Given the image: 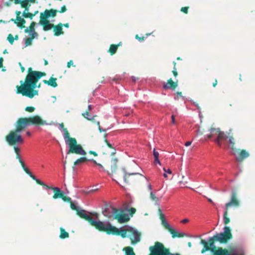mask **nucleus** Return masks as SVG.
Returning <instances> with one entry per match:
<instances>
[{
    "label": "nucleus",
    "instance_id": "1",
    "mask_svg": "<svg viewBox=\"0 0 255 255\" xmlns=\"http://www.w3.org/2000/svg\"><path fill=\"white\" fill-rule=\"evenodd\" d=\"M47 125V122L42 119L38 115L28 118H19L15 123V129L10 130L5 136V139L9 145L13 146L16 154H18L20 152V148L16 145L22 144L24 142L21 132L30 125L40 126Z\"/></svg>",
    "mask_w": 255,
    "mask_h": 255
},
{
    "label": "nucleus",
    "instance_id": "2",
    "mask_svg": "<svg viewBox=\"0 0 255 255\" xmlns=\"http://www.w3.org/2000/svg\"><path fill=\"white\" fill-rule=\"evenodd\" d=\"M45 75V72L33 71L31 67H29L24 82L21 81V86H16V93L21 94L22 96L29 98H32L35 96L38 95V91L35 89L37 87L40 88V84L37 86V82L41 77Z\"/></svg>",
    "mask_w": 255,
    "mask_h": 255
},
{
    "label": "nucleus",
    "instance_id": "3",
    "mask_svg": "<svg viewBox=\"0 0 255 255\" xmlns=\"http://www.w3.org/2000/svg\"><path fill=\"white\" fill-rule=\"evenodd\" d=\"M118 159L117 158H112L110 162L106 163L105 167L108 174L112 175L115 174L117 177H124V181L128 184L135 182L140 178L143 177V175L139 173H127L125 169H122L121 171L123 172L122 175H120L119 172H117Z\"/></svg>",
    "mask_w": 255,
    "mask_h": 255
},
{
    "label": "nucleus",
    "instance_id": "4",
    "mask_svg": "<svg viewBox=\"0 0 255 255\" xmlns=\"http://www.w3.org/2000/svg\"><path fill=\"white\" fill-rule=\"evenodd\" d=\"M95 228L99 231L106 232L108 235L121 236L123 238L128 237L129 234V228L119 229L109 223L106 224L101 221H98Z\"/></svg>",
    "mask_w": 255,
    "mask_h": 255
},
{
    "label": "nucleus",
    "instance_id": "5",
    "mask_svg": "<svg viewBox=\"0 0 255 255\" xmlns=\"http://www.w3.org/2000/svg\"><path fill=\"white\" fill-rule=\"evenodd\" d=\"M63 131L64 132V137L65 139H67L66 142L69 147L67 154L75 153L81 155H86L87 152L80 144H77L76 138L70 136V134L67 129L63 128Z\"/></svg>",
    "mask_w": 255,
    "mask_h": 255
},
{
    "label": "nucleus",
    "instance_id": "6",
    "mask_svg": "<svg viewBox=\"0 0 255 255\" xmlns=\"http://www.w3.org/2000/svg\"><path fill=\"white\" fill-rule=\"evenodd\" d=\"M224 232L220 233H217L213 237L208 239L207 242L210 246L215 244V242H218L221 244H227L230 240L233 238V235L231 232V228L228 226H225L223 228Z\"/></svg>",
    "mask_w": 255,
    "mask_h": 255
},
{
    "label": "nucleus",
    "instance_id": "7",
    "mask_svg": "<svg viewBox=\"0 0 255 255\" xmlns=\"http://www.w3.org/2000/svg\"><path fill=\"white\" fill-rule=\"evenodd\" d=\"M200 244L203 245V248L201 250L202 254L207 251H210L212 255H230V251L226 249H223L221 247H217L215 244L213 246L207 242L205 240L201 239Z\"/></svg>",
    "mask_w": 255,
    "mask_h": 255
},
{
    "label": "nucleus",
    "instance_id": "8",
    "mask_svg": "<svg viewBox=\"0 0 255 255\" xmlns=\"http://www.w3.org/2000/svg\"><path fill=\"white\" fill-rule=\"evenodd\" d=\"M150 253L148 255H181L180 254L172 253L170 249L167 248L161 242H155L153 246L149 248Z\"/></svg>",
    "mask_w": 255,
    "mask_h": 255
},
{
    "label": "nucleus",
    "instance_id": "9",
    "mask_svg": "<svg viewBox=\"0 0 255 255\" xmlns=\"http://www.w3.org/2000/svg\"><path fill=\"white\" fill-rule=\"evenodd\" d=\"M209 133L206 134L208 138L215 137V142L218 146H222V142L227 139V135L224 132L222 131L219 128H214L211 127L209 129Z\"/></svg>",
    "mask_w": 255,
    "mask_h": 255
},
{
    "label": "nucleus",
    "instance_id": "10",
    "mask_svg": "<svg viewBox=\"0 0 255 255\" xmlns=\"http://www.w3.org/2000/svg\"><path fill=\"white\" fill-rule=\"evenodd\" d=\"M158 213L159 216V218L161 221V224L164 228L167 230L171 234L173 238H182L185 236V234L183 233H179L177 232L174 229L169 225L165 219L164 214L162 212L161 209L159 208L158 210Z\"/></svg>",
    "mask_w": 255,
    "mask_h": 255
},
{
    "label": "nucleus",
    "instance_id": "11",
    "mask_svg": "<svg viewBox=\"0 0 255 255\" xmlns=\"http://www.w3.org/2000/svg\"><path fill=\"white\" fill-rule=\"evenodd\" d=\"M70 204L71 208L73 210H75L77 212V214L80 218L84 219L85 220L87 221L92 226L95 227V226H96L98 221H94L93 220V219L91 216L85 214V210H82L80 211L78 209V207L76 205H74V204L73 203L72 201L70 203Z\"/></svg>",
    "mask_w": 255,
    "mask_h": 255
},
{
    "label": "nucleus",
    "instance_id": "12",
    "mask_svg": "<svg viewBox=\"0 0 255 255\" xmlns=\"http://www.w3.org/2000/svg\"><path fill=\"white\" fill-rule=\"evenodd\" d=\"M141 234L136 230L130 227L129 234H128V237L131 241L132 245H135L140 241Z\"/></svg>",
    "mask_w": 255,
    "mask_h": 255
},
{
    "label": "nucleus",
    "instance_id": "13",
    "mask_svg": "<svg viewBox=\"0 0 255 255\" xmlns=\"http://www.w3.org/2000/svg\"><path fill=\"white\" fill-rule=\"evenodd\" d=\"M119 212V210L111 205H106L104 209L102 211L103 214L104 216L109 219L114 218V216Z\"/></svg>",
    "mask_w": 255,
    "mask_h": 255
},
{
    "label": "nucleus",
    "instance_id": "14",
    "mask_svg": "<svg viewBox=\"0 0 255 255\" xmlns=\"http://www.w3.org/2000/svg\"><path fill=\"white\" fill-rule=\"evenodd\" d=\"M240 205V202L237 198V193L235 191H233L232 193L231 201L226 204V209L228 210L229 208L234 206L238 207Z\"/></svg>",
    "mask_w": 255,
    "mask_h": 255
},
{
    "label": "nucleus",
    "instance_id": "15",
    "mask_svg": "<svg viewBox=\"0 0 255 255\" xmlns=\"http://www.w3.org/2000/svg\"><path fill=\"white\" fill-rule=\"evenodd\" d=\"M41 185L44 187L46 189H51L53 191V199H56L58 198H61L63 197V195L64 193L63 191H62L59 188L49 186L45 184L44 182L43 184Z\"/></svg>",
    "mask_w": 255,
    "mask_h": 255
},
{
    "label": "nucleus",
    "instance_id": "16",
    "mask_svg": "<svg viewBox=\"0 0 255 255\" xmlns=\"http://www.w3.org/2000/svg\"><path fill=\"white\" fill-rule=\"evenodd\" d=\"M57 12L58 10L54 9H46L43 12L40 13V18L47 19L49 17H54Z\"/></svg>",
    "mask_w": 255,
    "mask_h": 255
},
{
    "label": "nucleus",
    "instance_id": "17",
    "mask_svg": "<svg viewBox=\"0 0 255 255\" xmlns=\"http://www.w3.org/2000/svg\"><path fill=\"white\" fill-rule=\"evenodd\" d=\"M113 219L117 220L119 223H124L128 222L130 218L128 214L125 213H119V212L116 213Z\"/></svg>",
    "mask_w": 255,
    "mask_h": 255
},
{
    "label": "nucleus",
    "instance_id": "18",
    "mask_svg": "<svg viewBox=\"0 0 255 255\" xmlns=\"http://www.w3.org/2000/svg\"><path fill=\"white\" fill-rule=\"evenodd\" d=\"M91 161L93 162V163H94L95 164H96V165L99 166L101 168H102V169L104 170V167L102 164L97 163L96 162V161L95 160H94V159H87L85 157H80V158H78V159H77L74 162V165H77L80 164H81L82 163H84V162H85L86 161Z\"/></svg>",
    "mask_w": 255,
    "mask_h": 255
},
{
    "label": "nucleus",
    "instance_id": "19",
    "mask_svg": "<svg viewBox=\"0 0 255 255\" xmlns=\"http://www.w3.org/2000/svg\"><path fill=\"white\" fill-rule=\"evenodd\" d=\"M39 24L43 26L44 31H48L53 28L54 24L50 23L48 19L40 18Z\"/></svg>",
    "mask_w": 255,
    "mask_h": 255
},
{
    "label": "nucleus",
    "instance_id": "20",
    "mask_svg": "<svg viewBox=\"0 0 255 255\" xmlns=\"http://www.w3.org/2000/svg\"><path fill=\"white\" fill-rule=\"evenodd\" d=\"M178 86V81L174 82L171 78L167 80V84L163 86L164 89L171 88L172 90H175Z\"/></svg>",
    "mask_w": 255,
    "mask_h": 255
},
{
    "label": "nucleus",
    "instance_id": "21",
    "mask_svg": "<svg viewBox=\"0 0 255 255\" xmlns=\"http://www.w3.org/2000/svg\"><path fill=\"white\" fill-rule=\"evenodd\" d=\"M9 21H13L15 24L17 25V26L20 28H23L25 27L24 24L26 23L25 20L21 17L18 19H13L11 18L9 20Z\"/></svg>",
    "mask_w": 255,
    "mask_h": 255
},
{
    "label": "nucleus",
    "instance_id": "22",
    "mask_svg": "<svg viewBox=\"0 0 255 255\" xmlns=\"http://www.w3.org/2000/svg\"><path fill=\"white\" fill-rule=\"evenodd\" d=\"M250 156L249 153L245 149H242L239 153V156L237 158V160L239 162H242L245 158Z\"/></svg>",
    "mask_w": 255,
    "mask_h": 255
},
{
    "label": "nucleus",
    "instance_id": "23",
    "mask_svg": "<svg viewBox=\"0 0 255 255\" xmlns=\"http://www.w3.org/2000/svg\"><path fill=\"white\" fill-rule=\"evenodd\" d=\"M62 26L63 24L61 23H60L56 25H54L53 30L54 32V35L59 36L63 33Z\"/></svg>",
    "mask_w": 255,
    "mask_h": 255
},
{
    "label": "nucleus",
    "instance_id": "24",
    "mask_svg": "<svg viewBox=\"0 0 255 255\" xmlns=\"http://www.w3.org/2000/svg\"><path fill=\"white\" fill-rule=\"evenodd\" d=\"M23 169L25 172V173L27 174L33 180L35 181L37 184L40 185L43 184V182L39 179H37L36 177L32 174L30 171L26 167L23 168Z\"/></svg>",
    "mask_w": 255,
    "mask_h": 255
},
{
    "label": "nucleus",
    "instance_id": "25",
    "mask_svg": "<svg viewBox=\"0 0 255 255\" xmlns=\"http://www.w3.org/2000/svg\"><path fill=\"white\" fill-rule=\"evenodd\" d=\"M57 79L56 78L50 77L48 81L46 80H44L43 82L45 84H47L49 86H50L53 88H55L57 86V84L56 83Z\"/></svg>",
    "mask_w": 255,
    "mask_h": 255
},
{
    "label": "nucleus",
    "instance_id": "26",
    "mask_svg": "<svg viewBox=\"0 0 255 255\" xmlns=\"http://www.w3.org/2000/svg\"><path fill=\"white\" fill-rule=\"evenodd\" d=\"M232 131V129H230L229 130V132H228V135H227V138L229 139V143L231 145V147L233 150H234L236 149L235 147V139L234 137H233V135H231L230 132Z\"/></svg>",
    "mask_w": 255,
    "mask_h": 255
},
{
    "label": "nucleus",
    "instance_id": "27",
    "mask_svg": "<svg viewBox=\"0 0 255 255\" xmlns=\"http://www.w3.org/2000/svg\"><path fill=\"white\" fill-rule=\"evenodd\" d=\"M121 45L122 44L121 42L117 45L114 44H111L110 46L108 52L110 53L111 55L115 54L117 51L118 47L121 46Z\"/></svg>",
    "mask_w": 255,
    "mask_h": 255
},
{
    "label": "nucleus",
    "instance_id": "28",
    "mask_svg": "<svg viewBox=\"0 0 255 255\" xmlns=\"http://www.w3.org/2000/svg\"><path fill=\"white\" fill-rule=\"evenodd\" d=\"M38 34L36 32H34L31 35V37L27 38L25 41V44L26 46H29L32 44V40L35 38V36H37Z\"/></svg>",
    "mask_w": 255,
    "mask_h": 255
},
{
    "label": "nucleus",
    "instance_id": "29",
    "mask_svg": "<svg viewBox=\"0 0 255 255\" xmlns=\"http://www.w3.org/2000/svg\"><path fill=\"white\" fill-rule=\"evenodd\" d=\"M123 250L125 252V255H135L133 249L131 247H125Z\"/></svg>",
    "mask_w": 255,
    "mask_h": 255
},
{
    "label": "nucleus",
    "instance_id": "30",
    "mask_svg": "<svg viewBox=\"0 0 255 255\" xmlns=\"http://www.w3.org/2000/svg\"><path fill=\"white\" fill-rule=\"evenodd\" d=\"M36 24V23L34 21H32L31 23H30V26H29V28H26L24 30V32L25 33H28V32H32L33 33H34L35 31V29H34V27L35 26V25Z\"/></svg>",
    "mask_w": 255,
    "mask_h": 255
},
{
    "label": "nucleus",
    "instance_id": "31",
    "mask_svg": "<svg viewBox=\"0 0 255 255\" xmlns=\"http://www.w3.org/2000/svg\"><path fill=\"white\" fill-rule=\"evenodd\" d=\"M69 233L67 232L65 229H64L63 228H60V234L59 237L60 238L62 239L68 238L69 237Z\"/></svg>",
    "mask_w": 255,
    "mask_h": 255
},
{
    "label": "nucleus",
    "instance_id": "32",
    "mask_svg": "<svg viewBox=\"0 0 255 255\" xmlns=\"http://www.w3.org/2000/svg\"><path fill=\"white\" fill-rule=\"evenodd\" d=\"M20 4L21 7L24 8V10H28L29 7L30 6V4L28 3V1L27 0H21Z\"/></svg>",
    "mask_w": 255,
    "mask_h": 255
},
{
    "label": "nucleus",
    "instance_id": "33",
    "mask_svg": "<svg viewBox=\"0 0 255 255\" xmlns=\"http://www.w3.org/2000/svg\"><path fill=\"white\" fill-rule=\"evenodd\" d=\"M28 10H24L22 13V16L24 18H29L32 19L33 17L35 16V14L28 12Z\"/></svg>",
    "mask_w": 255,
    "mask_h": 255
},
{
    "label": "nucleus",
    "instance_id": "34",
    "mask_svg": "<svg viewBox=\"0 0 255 255\" xmlns=\"http://www.w3.org/2000/svg\"><path fill=\"white\" fill-rule=\"evenodd\" d=\"M228 210L226 209L224 215H223V219H224V223L225 225H227L230 222V218L228 217Z\"/></svg>",
    "mask_w": 255,
    "mask_h": 255
},
{
    "label": "nucleus",
    "instance_id": "35",
    "mask_svg": "<svg viewBox=\"0 0 255 255\" xmlns=\"http://www.w3.org/2000/svg\"><path fill=\"white\" fill-rule=\"evenodd\" d=\"M105 143H106L107 145L110 148L113 149V151H112L110 154L111 155H113L116 153V150L113 147L112 145L108 141V140L105 138L104 140Z\"/></svg>",
    "mask_w": 255,
    "mask_h": 255
},
{
    "label": "nucleus",
    "instance_id": "36",
    "mask_svg": "<svg viewBox=\"0 0 255 255\" xmlns=\"http://www.w3.org/2000/svg\"><path fill=\"white\" fill-rule=\"evenodd\" d=\"M153 153L155 162L159 164V165H161V163L158 159L159 153L157 151H156L155 149H154Z\"/></svg>",
    "mask_w": 255,
    "mask_h": 255
},
{
    "label": "nucleus",
    "instance_id": "37",
    "mask_svg": "<svg viewBox=\"0 0 255 255\" xmlns=\"http://www.w3.org/2000/svg\"><path fill=\"white\" fill-rule=\"evenodd\" d=\"M82 116L86 119L89 121H94V118L96 117V116H93L91 118H89L88 116H90L89 112L88 111H86L84 113L82 114Z\"/></svg>",
    "mask_w": 255,
    "mask_h": 255
},
{
    "label": "nucleus",
    "instance_id": "38",
    "mask_svg": "<svg viewBox=\"0 0 255 255\" xmlns=\"http://www.w3.org/2000/svg\"><path fill=\"white\" fill-rule=\"evenodd\" d=\"M7 40L11 44H12L14 42V37L13 35L11 34H9L7 36Z\"/></svg>",
    "mask_w": 255,
    "mask_h": 255
},
{
    "label": "nucleus",
    "instance_id": "39",
    "mask_svg": "<svg viewBox=\"0 0 255 255\" xmlns=\"http://www.w3.org/2000/svg\"><path fill=\"white\" fill-rule=\"evenodd\" d=\"M150 199L155 202L158 201V198L153 194L152 192H150Z\"/></svg>",
    "mask_w": 255,
    "mask_h": 255
},
{
    "label": "nucleus",
    "instance_id": "40",
    "mask_svg": "<svg viewBox=\"0 0 255 255\" xmlns=\"http://www.w3.org/2000/svg\"><path fill=\"white\" fill-rule=\"evenodd\" d=\"M61 199L64 201V202H67L69 203H70L72 202L71 199L70 197H67L66 196H65L64 193L63 195V197L61 198Z\"/></svg>",
    "mask_w": 255,
    "mask_h": 255
},
{
    "label": "nucleus",
    "instance_id": "41",
    "mask_svg": "<svg viewBox=\"0 0 255 255\" xmlns=\"http://www.w3.org/2000/svg\"><path fill=\"white\" fill-rule=\"evenodd\" d=\"M25 110L29 113H32L35 110V108L33 107H26Z\"/></svg>",
    "mask_w": 255,
    "mask_h": 255
},
{
    "label": "nucleus",
    "instance_id": "42",
    "mask_svg": "<svg viewBox=\"0 0 255 255\" xmlns=\"http://www.w3.org/2000/svg\"><path fill=\"white\" fill-rule=\"evenodd\" d=\"M136 209L134 208H131L128 210L129 214L132 216V215L135 213Z\"/></svg>",
    "mask_w": 255,
    "mask_h": 255
},
{
    "label": "nucleus",
    "instance_id": "43",
    "mask_svg": "<svg viewBox=\"0 0 255 255\" xmlns=\"http://www.w3.org/2000/svg\"><path fill=\"white\" fill-rule=\"evenodd\" d=\"M135 38L140 42L143 41L145 39V37H140L138 34L135 35Z\"/></svg>",
    "mask_w": 255,
    "mask_h": 255
},
{
    "label": "nucleus",
    "instance_id": "44",
    "mask_svg": "<svg viewBox=\"0 0 255 255\" xmlns=\"http://www.w3.org/2000/svg\"><path fill=\"white\" fill-rule=\"evenodd\" d=\"M188 9H189L188 6L182 7L181 8V11L182 12H183V13L187 14L188 12Z\"/></svg>",
    "mask_w": 255,
    "mask_h": 255
},
{
    "label": "nucleus",
    "instance_id": "45",
    "mask_svg": "<svg viewBox=\"0 0 255 255\" xmlns=\"http://www.w3.org/2000/svg\"><path fill=\"white\" fill-rule=\"evenodd\" d=\"M71 66H75V65H73V62L72 60H70L67 64V68H69Z\"/></svg>",
    "mask_w": 255,
    "mask_h": 255
},
{
    "label": "nucleus",
    "instance_id": "46",
    "mask_svg": "<svg viewBox=\"0 0 255 255\" xmlns=\"http://www.w3.org/2000/svg\"><path fill=\"white\" fill-rule=\"evenodd\" d=\"M172 73L173 74V75L175 76V77H177V75H178V72L177 71V69L176 67H174L173 68V70H172Z\"/></svg>",
    "mask_w": 255,
    "mask_h": 255
},
{
    "label": "nucleus",
    "instance_id": "47",
    "mask_svg": "<svg viewBox=\"0 0 255 255\" xmlns=\"http://www.w3.org/2000/svg\"><path fill=\"white\" fill-rule=\"evenodd\" d=\"M66 10H67V8L66 7V6L65 5H63V6H62L61 7V9L59 11V12L60 13H63V12H65Z\"/></svg>",
    "mask_w": 255,
    "mask_h": 255
},
{
    "label": "nucleus",
    "instance_id": "48",
    "mask_svg": "<svg viewBox=\"0 0 255 255\" xmlns=\"http://www.w3.org/2000/svg\"><path fill=\"white\" fill-rule=\"evenodd\" d=\"M230 255H244L243 254H240L238 252L230 251Z\"/></svg>",
    "mask_w": 255,
    "mask_h": 255
},
{
    "label": "nucleus",
    "instance_id": "49",
    "mask_svg": "<svg viewBox=\"0 0 255 255\" xmlns=\"http://www.w3.org/2000/svg\"><path fill=\"white\" fill-rule=\"evenodd\" d=\"M15 14L16 15V19H18V18H20V17H21V16H20L21 12L20 11H16Z\"/></svg>",
    "mask_w": 255,
    "mask_h": 255
},
{
    "label": "nucleus",
    "instance_id": "50",
    "mask_svg": "<svg viewBox=\"0 0 255 255\" xmlns=\"http://www.w3.org/2000/svg\"><path fill=\"white\" fill-rule=\"evenodd\" d=\"M14 1V3L16 4H20L21 2V0H9V1Z\"/></svg>",
    "mask_w": 255,
    "mask_h": 255
},
{
    "label": "nucleus",
    "instance_id": "51",
    "mask_svg": "<svg viewBox=\"0 0 255 255\" xmlns=\"http://www.w3.org/2000/svg\"><path fill=\"white\" fill-rule=\"evenodd\" d=\"M89 153L90 154H92V155H94L95 156H97L98 155L97 153L95 151H94L91 150L89 152Z\"/></svg>",
    "mask_w": 255,
    "mask_h": 255
},
{
    "label": "nucleus",
    "instance_id": "52",
    "mask_svg": "<svg viewBox=\"0 0 255 255\" xmlns=\"http://www.w3.org/2000/svg\"><path fill=\"white\" fill-rule=\"evenodd\" d=\"M163 170H164V172H166V173H167L168 174H171V173H172L171 170L169 169L166 170L165 168H164Z\"/></svg>",
    "mask_w": 255,
    "mask_h": 255
},
{
    "label": "nucleus",
    "instance_id": "53",
    "mask_svg": "<svg viewBox=\"0 0 255 255\" xmlns=\"http://www.w3.org/2000/svg\"><path fill=\"white\" fill-rule=\"evenodd\" d=\"M19 163H20L21 165V167H22V168H24L25 166V164L24 163V162L22 160H20V161H19Z\"/></svg>",
    "mask_w": 255,
    "mask_h": 255
},
{
    "label": "nucleus",
    "instance_id": "54",
    "mask_svg": "<svg viewBox=\"0 0 255 255\" xmlns=\"http://www.w3.org/2000/svg\"><path fill=\"white\" fill-rule=\"evenodd\" d=\"M3 58L2 57L0 58V68L2 67L3 66Z\"/></svg>",
    "mask_w": 255,
    "mask_h": 255
},
{
    "label": "nucleus",
    "instance_id": "55",
    "mask_svg": "<svg viewBox=\"0 0 255 255\" xmlns=\"http://www.w3.org/2000/svg\"><path fill=\"white\" fill-rule=\"evenodd\" d=\"M217 83H218V81L216 79L214 81V82L212 84V85L213 86V87H215L217 85Z\"/></svg>",
    "mask_w": 255,
    "mask_h": 255
},
{
    "label": "nucleus",
    "instance_id": "56",
    "mask_svg": "<svg viewBox=\"0 0 255 255\" xmlns=\"http://www.w3.org/2000/svg\"><path fill=\"white\" fill-rule=\"evenodd\" d=\"M19 66H20V69L22 72H24L25 71V68L23 67L20 63H19Z\"/></svg>",
    "mask_w": 255,
    "mask_h": 255
},
{
    "label": "nucleus",
    "instance_id": "57",
    "mask_svg": "<svg viewBox=\"0 0 255 255\" xmlns=\"http://www.w3.org/2000/svg\"><path fill=\"white\" fill-rule=\"evenodd\" d=\"M189 222L188 219H184L181 221V223L183 224H186Z\"/></svg>",
    "mask_w": 255,
    "mask_h": 255
},
{
    "label": "nucleus",
    "instance_id": "58",
    "mask_svg": "<svg viewBox=\"0 0 255 255\" xmlns=\"http://www.w3.org/2000/svg\"><path fill=\"white\" fill-rule=\"evenodd\" d=\"M203 134V132L201 130V129L199 128L198 129L197 131V134L202 135Z\"/></svg>",
    "mask_w": 255,
    "mask_h": 255
},
{
    "label": "nucleus",
    "instance_id": "59",
    "mask_svg": "<svg viewBox=\"0 0 255 255\" xmlns=\"http://www.w3.org/2000/svg\"><path fill=\"white\" fill-rule=\"evenodd\" d=\"M192 142L191 141H187L185 143V145L186 146H188L191 144Z\"/></svg>",
    "mask_w": 255,
    "mask_h": 255
},
{
    "label": "nucleus",
    "instance_id": "60",
    "mask_svg": "<svg viewBox=\"0 0 255 255\" xmlns=\"http://www.w3.org/2000/svg\"><path fill=\"white\" fill-rule=\"evenodd\" d=\"M171 119H172V123L173 124H175V117L174 115H172L171 116Z\"/></svg>",
    "mask_w": 255,
    "mask_h": 255
},
{
    "label": "nucleus",
    "instance_id": "61",
    "mask_svg": "<svg viewBox=\"0 0 255 255\" xmlns=\"http://www.w3.org/2000/svg\"><path fill=\"white\" fill-rule=\"evenodd\" d=\"M16 158L18 160V161H19L20 160H22L21 158H20V155H19V153L18 154H16Z\"/></svg>",
    "mask_w": 255,
    "mask_h": 255
},
{
    "label": "nucleus",
    "instance_id": "62",
    "mask_svg": "<svg viewBox=\"0 0 255 255\" xmlns=\"http://www.w3.org/2000/svg\"><path fill=\"white\" fill-rule=\"evenodd\" d=\"M92 109V106L91 105H89L88 107V110L87 111H88L90 112Z\"/></svg>",
    "mask_w": 255,
    "mask_h": 255
},
{
    "label": "nucleus",
    "instance_id": "63",
    "mask_svg": "<svg viewBox=\"0 0 255 255\" xmlns=\"http://www.w3.org/2000/svg\"><path fill=\"white\" fill-rule=\"evenodd\" d=\"M177 96H182V92H177Z\"/></svg>",
    "mask_w": 255,
    "mask_h": 255
},
{
    "label": "nucleus",
    "instance_id": "64",
    "mask_svg": "<svg viewBox=\"0 0 255 255\" xmlns=\"http://www.w3.org/2000/svg\"><path fill=\"white\" fill-rule=\"evenodd\" d=\"M60 127L62 128L63 129V128H64V124L63 123H62L61 124H60Z\"/></svg>",
    "mask_w": 255,
    "mask_h": 255
}]
</instances>
